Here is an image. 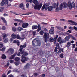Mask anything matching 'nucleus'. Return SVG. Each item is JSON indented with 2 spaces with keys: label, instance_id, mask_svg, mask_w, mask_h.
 Returning a JSON list of instances; mask_svg holds the SVG:
<instances>
[{
  "label": "nucleus",
  "instance_id": "1",
  "mask_svg": "<svg viewBox=\"0 0 77 77\" xmlns=\"http://www.w3.org/2000/svg\"><path fill=\"white\" fill-rule=\"evenodd\" d=\"M27 2H33L35 6L34 7V9H38V10H40L42 6V4L41 3H38V1L37 0H27Z\"/></svg>",
  "mask_w": 77,
  "mask_h": 77
},
{
  "label": "nucleus",
  "instance_id": "2",
  "mask_svg": "<svg viewBox=\"0 0 77 77\" xmlns=\"http://www.w3.org/2000/svg\"><path fill=\"white\" fill-rule=\"evenodd\" d=\"M63 8H66L67 7V4L66 2H64L63 3L61 4L60 5L59 7L58 8L57 6L56 8L57 11L58 10H62Z\"/></svg>",
  "mask_w": 77,
  "mask_h": 77
},
{
  "label": "nucleus",
  "instance_id": "3",
  "mask_svg": "<svg viewBox=\"0 0 77 77\" xmlns=\"http://www.w3.org/2000/svg\"><path fill=\"white\" fill-rule=\"evenodd\" d=\"M56 47L57 48L55 49V52H56L57 54H59V53H61L63 50V49L59 48V44H57L56 45Z\"/></svg>",
  "mask_w": 77,
  "mask_h": 77
},
{
  "label": "nucleus",
  "instance_id": "4",
  "mask_svg": "<svg viewBox=\"0 0 77 77\" xmlns=\"http://www.w3.org/2000/svg\"><path fill=\"white\" fill-rule=\"evenodd\" d=\"M75 6V3L73 2V3H71V2L70 1H69L68 2L67 6L70 9H72V8H74Z\"/></svg>",
  "mask_w": 77,
  "mask_h": 77
},
{
  "label": "nucleus",
  "instance_id": "5",
  "mask_svg": "<svg viewBox=\"0 0 77 77\" xmlns=\"http://www.w3.org/2000/svg\"><path fill=\"white\" fill-rule=\"evenodd\" d=\"M43 38L45 39V42H47V40L50 38V35L49 33L46 32L44 33Z\"/></svg>",
  "mask_w": 77,
  "mask_h": 77
},
{
  "label": "nucleus",
  "instance_id": "6",
  "mask_svg": "<svg viewBox=\"0 0 77 77\" xmlns=\"http://www.w3.org/2000/svg\"><path fill=\"white\" fill-rule=\"evenodd\" d=\"M36 42H37V46H40V45H41V42H39V41H38V40H36L35 38L32 41V45L33 46H34V47H35L36 45H35L34 43L35 42H36Z\"/></svg>",
  "mask_w": 77,
  "mask_h": 77
},
{
  "label": "nucleus",
  "instance_id": "7",
  "mask_svg": "<svg viewBox=\"0 0 77 77\" xmlns=\"http://www.w3.org/2000/svg\"><path fill=\"white\" fill-rule=\"evenodd\" d=\"M5 3V5H8V0H2V2H1V6H4Z\"/></svg>",
  "mask_w": 77,
  "mask_h": 77
},
{
  "label": "nucleus",
  "instance_id": "8",
  "mask_svg": "<svg viewBox=\"0 0 77 77\" xmlns=\"http://www.w3.org/2000/svg\"><path fill=\"white\" fill-rule=\"evenodd\" d=\"M7 53L10 54H12L14 53V50L13 48H10L8 50Z\"/></svg>",
  "mask_w": 77,
  "mask_h": 77
},
{
  "label": "nucleus",
  "instance_id": "9",
  "mask_svg": "<svg viewBox=\"0 0 77 77\" xmlns=\"http://www.w3.org/2000/svg\"><path fill=\"white\" fill-rule=\"evenodd\" d=\"M21 58V59H24V60L22 59L21 60V61L23 63H25L26 61H27V58L25 57V56H24V54L22 56Z\"/></svg>",
  "mask_w": 77,
  "mask_h": 77
},
{
  "label": "nucleus",
  "instance_id": "10",
  "mask_svg": "<svg viewBox=\"0 0 77 77\" xmlns=\"http://www.w3.org/2000/svg\"><path fill=\"white\" fill-rule=\"evenodd\" d=\"M13 20H14V21H17V22H19L20 23H24V22L20 19H13Z\"/></svg>",
  "mask_w": 77,
  "mask_h": 77
},
{
  "label": "nucleus",
  "instance_id": "11",
  "mask_svg": "<svg viewBox=\"0 0 77 77\" xmlns=\"http://www.w3.org/2000/svg\"><path fill=\"white\" fill-rule=\"evenodd\" d=\"M29 26V24L27 23H24L22 24V27L23 28H26Z\"/></svg>",
  "mask_w": 77,
  "mask_h": 77
},
{
  "label": "nucleus",
  "instance_id": "12",
  "mask_svg": "<svg viewBox=\"0 0 77 77\" xmlns=\"http://www.w3.org/2000/svg\"><path fill=\"white\" fill-rule=\"evenodd\" d=\"M68 22H70V23H71L70 24H72V25H77V23L72 21V20H68Z\"/></svg>",
  "mask_w": 77,
  "mask_h": 77
},
{
  "label": "nucleus",
  "instance_id": "13",
  "mask_svg": "<svg viewBox=\"0 0 77 77\" xmlns=\"http://www.w3.org/2000/svg\"><path fill=\"white\" fill-rule=\"evenodd\" d=\"M20 51L21 52V54H23L24 52V51H22V50H23V46L21 45L20 47Z\"/></svg>",
  "mask_w": 77,
  "mask_h": 77
},
{
  "label": "nucleus",
  "instance_id": "14",
  "mask_svg": "<svg viewBox=\"0 0 77 77\" xmlns=\"http://www.w3.org/2000/svg\"><path fill=\"white\" fill-rule=\"evenodd\" d=\"M13 43H17L18 46H19V45H20V42H19L18 40H15L13 41Z\"/></svg>",
  "mask_w": 77,
  "mask_h": 77
},
{
  "label": "nucleus",
  "instance_id": "15",
  "mask_svg": "<svg viewBox=\"0 0 77 77\" xmlns=\"http://www.w3.org/2000/svg\"><path fill=\"white\" fill-rule=\"evenodd\" d=\"M58 42H60V44H62V37H60L58 38Z\"/></svg>",
  "mask_w": 77,
  "mask_h": 77
},
{
  "label": "nucleus",
  "instance_id": "16",
  "mask_svg": "<svg viewBox=\"0 0 77 77\" xmlns=\"http://www.w3.org/2000/svg\"><path fill=\"white\" fill-rule=\"evenodd\" d=\"M49 33L50 34L53 35V34H54V30L53 29H50L49 31Z\"/></svg>",
  "mask_w": 77,
  "mask_h": 77
},
{
  "label": "nucleus",
  "instance_id": "17",
  "mask_svg": "<svg viewBox=\"0 0 77 77\" xmlns=\"http://www.w3.org/2000/svg\"><path fill=\"white\" fill-rule=\"evenodd\" d=\"M44 5H45V9L46 10H47V9H48V7L50 6V3H47L46 4Z\"/></svg>",
  "mask_w": 77,
  "mask_h": 77
},
{
  "label": "nucleus",
  "instance_id": "18",
  "mask_svg": "<svg viewBox=\"0 0 77 77\" xmlns=\"http://www.w3.org/2000/svg\"><path fill=\"white\" fill-rule=\"evenodd\" d=\"M56 28L58 29H59V30H61V31H63V30H64V29H63V28H61L60 26H56Z\"/></svg>",
  "mask_w": 77,
  "mask_h": 77
},
{
  "label": "nucleus",
  "instance_id": "19",
  "mask_svg": "<svg viewBox=\"0 0 77 77\" xmlns=\"http://www.w3.org/2000/svg\"><path fill=\"white\" fill-rule=\"evenodd\" d=\"M2 36H3V39H5V37H7V36H8V34L4 33L2 35Z\"/></svg>",
  "mask_w": 77,
  "mask_h": 77
},
{
  "label": "nucleus",
  "instance_id": "20",
  "mask_svg": "<svg viewBox=\"0 0 77 77\" xmlns=\"http://www.w3.org/2000/svg\"><path fill=\"white\" fill-rule=\"evenodd\" d=\"M17 55V54H15L14 55H11L10 57V59H13L14 58V57L15 56Z\"/></svg>",
  "mask_w": 77,
  "mask_h": 77
},
{
  "label": "nucleus",
  "instance_id": "21",
  "mask_svg": "<svg viewBox=\"0 0 77 77\" xmlns=\"http://www.w3.org/2000/svg\"><path fill=\"white\" fill-rule=\"evenodd\" d=\"M19 7H20V8H21L22 9H24V5L21 4L19 5Z\"/></svg>",
  "mask_w": 77,
  "mask_h": 77
},
{
  "label": "nucleus",
  "instance_id": "22",
  "mask_svg": "<svg viewBox=\"0 0 77 77\" xmlns=\"http://www.w3.org/2000/svg\"><path fill=\"white\" fill-rule=\"evenodd\" d=\"M22 30H23V28L21 26L17 28V30L18 31H19V32H20V31H21Z\"/></svg>",
  "mask_w": 77,
  "mask_h": 77
},
{
  "label": "nucleus",
  "instance_id": "23",
  "mask_svg": "<svg viewBox=\"0 0 77 77\" xmlns=\"http://www.w3.org/2000/svg\"><path fill=\"white\" fill-rule=\"evenodd\" d=\"M4 39H5L4 40V43H6L7 42H8L9 41V39H8V38H5Z\"/></svg>",
  "mask_w": 77,
  "mask_h": 77
},
{
  "label": "nucleus",
  "instance_id": "24",
  "mask_svg": "<svg viewBox=\"0 0 77 77\" xmlns=\"http://www.w3.org/2000/svg\"><path fill=\"white\" fill-rule=\"evenodd\" d=\"M53 7L52 6H50L48 8V11H52L53 10Z\"/></svg>",
  "mask_w": 77,
  "mask_h": 77
},
{
  "label": "nucleus",
  "instance_id": "25",
  "mask_svg": "<svg viewBox=\"0 0 77 77\" xmlns=\"http://www.w3.org/2000/svg\"><path fill=\"white\" fill-rule=\"evenodd\" d=\"M11 36L13 39H16V38L17 37V36L16 35H15V34H13L11 35Z\"/></svg>",
  "mask_w": 77,
  "mask_h": 77
},
{
  "label": "nucleus",
  "instance_id": "26",
  "mask_svg": "<svg viewBox=\"0 0 77 77\" xmlns=\"http://www.w3.org/2000/svg\"><path fill=\"white\" fill-rule=\"evenodd\" d=\"M38 26L37 25H34L32 26V29L33 30H35V29H38Z\"/></svg>",
  "mask_w": 77,
  "mask_h": 77
},
{
  "label": "nucleus",
  "instance_id": "27",
  "mask_svg": "<svg viewBox=\"0 0 77 77\" xmlns=\"http://www.w3.org/2000/svg\"><path fill=\"white\" fill-rule=\"evenodd\" d=\"M6 56L4 54H2V59H6Z\"/></svg>",
  "mask_w": 77,
  "mask_h": 77
},
{
  "label": "nucleus",
  "instance_id": "28",
  "mask_svg": "<svg viewBox=\"0 0 77 77\" xmlns=\"http://www.w3.org/2000/svg\"><path fill=\"white\" fill-rule=\"evenodd\" d=\"M17 39H20L21 40V37H20V36L18 35V34H17L16 35V38Z\"/></svg>",
  "mask_w": 77,
  "mask_h": 77
},
{
  "label": "nucleus",
  "instance_id": "29",
  "mask_svg": "<svg viewBox=\"0 0 77 77\" xmlns=\"http://www.w3.org/2000/svg\"><path fill=\"white\" fill-rule=\"evenodd\" d=\"M65 39L66 40V41H69L70 39V37L69 36H66L65 37Z\"/></svg>",
  "mask_w": 77,
  "mask_h": 77
},
{
  "label": "nucleus",
  "instance_id": "30",
  "mask_svg": "<svg viewBox=\"0 0 77 77\" xmlns=\"http://www.w3.org/2000/svg\"><path fill=\"white\" fill-rule=\"evenodd\" d=\"M1 18L4 21V23H5V24H6L7 22H6V20H5V18H4L3 17H1Z\"/></svg>",
  "mask_w": 77,
  "mask_h": 77
},
{
  "label": "nucleus",
  "instance_id": "31",
  "mask_svg": "<svg viewBox=\"0 0 77 77\" xmlns=\"http://www.w3.org/2000/svg\"><path fill=\"white\" fill-rule=\"evenodd\" d=\"M70 37H71V39H73V40H76V39H75V37H74L73 36L70 35Z\"/></svg>",
  "mask_w": 77,
  "mask_h": 77
},
{
  "label": "nucleus",
  "instance_id": "32",
  "mask_svg": "<svg viewBox=\"0 0 77 77\" xmlns=\"http://www.w3.org/2000/svg\"><path fill=\"white\" fill-rule=\"evenodd\" d=\"M21 38V40H24V39L25 38V36H24V35L23 34L22 35Z\"/></svg>",
  "mask_w": 77,
  "mask_h": 77
},
{
  "label": "nucleus",
  "instance_id": "33",
  "mask_svg": "<svg viewBox=\"0 0 77 77\" xmlns=\"http://www.w3.org/2000/svg\"><path fill=\"white\" fill-rule=\"evenodd\" d=\"M71 45V42H69L67 45V47L69 48Z\"/></svg>",
  "mask_w": 77,
  "mask_h": 77
},
{
  "label": "nucleus",
  "instance_id": "34",
  "mask_svg": "<svg viewBox=\"0 0 77 77\" xmlns=\"http://www.w3.org/2000/svg\"><path fill=\"white\" fill-rule=\"evenodd\" d=\"M58 4L57 6V4H56V3H54L53 5V8H56V7L57 8V7L58 6Z\"/></svg>",
  "mask_w": 77,
  "mask_h": 77
},
{
  "label": "nucleus",
  "instance_id": "35",
  "mask_svg": "<svg viewBox=\"0 0 77 77\" xmlns=\"http://www.w3.org/2000/svg\"><path fill=\"white\" fill-rule=\"evenodd\" d=\"M41 25H40V24H38V29H37V31L38 32H39V31L41 30Z\"/></svg>",
  "mask_w": 77,
  "mask_h": 77
},
{
  "label": "nucleus",
  "instance_id": "36",
  "mask_svg": "<svg viewBox=\"0 0 77 77\" xmlns=\"http://www.w3.org/2000/svg\"><path fill=\"white\" fill-rule=\"evenodd\" d=\"M50 41L51 42H53L54 41V38H53L51 37L50 38Z\"/></svg>",
  "mask_w": 77,
  "mask_h": 77
},
{
  "label": "nucleus",
  "instance_id": "37",
  "mask_svg": "<svg viewBox=\"0 0 77 77\" xmlns=\"http://www.w3.org/2000/svg\"><path fill=\"white\" fill-rule=\"evenodd\" d=\"M9 63H8L7 64L4 66V67L5 68H8V67H9Z\"/></svg>",
  "mask_w": 77,
  "mask_h": 77
},
{
  "label": "nucleus",
  "instance_id": "38",
  "mask_svg": "<svg viewBox=\"0 0 77 77\" xmlns=\"http://www.w3.org/2000/svg\"><path fill=\"white\" fill-rule=\"evenodd\" d=\"M14 63L15 65H16L17 66L18 65H20V62H16Z\"/></svg>",
  "mask_w": 77,
  "mask_h": 77
},
{
  "label": "nucleus",
  "instance_id": "39",
  "mask_svg": "<svg viewBox=\"0 0 77 77\" xmlns=\"http://www.w3.org/2000/svg\"><path fill=\"white\" fill-rule=\"evenodd\" d=\"M20 60V58L16 57L15 58V61H18L19 60Z\"/></svg>",
  "mask_w": 77,
  "mask_h": 77
},
{
  "label": "nucleus",
  "instance_id": "40",
  "mask_svg": "<svg viewBox=\"0 0 77 77\" xmlns=\"http://www.w3.org/2000/svg\"><path fill=\"white\" fill-rule=\"evenodd\" d=\"M6 49V48H2L1 49H0V50L1 51H4Z\"/></svg>",
  "mask_w": 77,
  "mask_h": 77
},
{
  "label": "nucleus",
  "instance_id": "41",
  "mask_svg": "<svg viewBox=\"0 0 77 77\" xmlns=\"http://www.w3.org/2000/svg\"><path fill=\"white\" fill-rule=\"evenodd\" d=\"M4 10L3 7H0V12H2Z\"/></svg>",
  "mask_w": 77,
  "mask_h": 77
},
{
  "label": "nucleus",
  "instance_id": "42",
  "mask_svg": "<svg viewBox=\"0 0 77 77\" xmlns=\"http://www.w3.org/2000/svg\"><path fill=\"white\" fill-rule=\"evenodd\" d=\"M12 30L13 31V32H15L16 31V28L14 27H13L12 28Z\"/></svg>",
  "mask_w": 77,
  "mask_h": 77
},
{
  "label": "nucleus",
  "instance_id": "43",
  "mask_svg": "<svg viewBox=\"0 0 77 77\" xmlns=\"http://www.w3.org/2000/svg\"><path fill=\"white\" fill-rule=\"evenodd\" d=\"M13 71L14 72H19L18 69H14L13 70Z\"/></svg>",
  "mask_w": 77,
  "mask_h": 77
},
{
  "label": "nucleus",
  "instance_id": "44",
  "mask_svg": "<svg viewBox=\"0 0 77 77\" xmlns=\"http://www.w3.org/2000/svg\"><path fill=\"white\" fill-rule=\"evenodd\" d=\"M40 34L42 35L44 34V31H41V32H40Z\"/></svg>",
  "mask_w": 77,
  "mask_h": 77
},
{
  "label": "nucleus",
  "instance_id": "45",
  "mask_svg": "<svg viewBox=\"0 0 77 77\" xmlns=\"http://www.w3.org/2000/svg\"><path fill=\"white\" fill-rule=\"evenodd\" d=\"M3 47V45L2 43L0 42V48H2Z\"/></svg>",
  "mask_w": 77,
  "mask_h": 77
},
{
  "label": "nucleus",
  "instance_id": "46",
  "mask_svg": "<svg viewBox=\"0 0 77 77\" xmlns=\"http://www.w3.org/2000/svg\"><path fill=\"white\" fill-rule=\"evenodd\" d=\"M6 28L5 27V26H2V30H6Z\"/></svg>",
  "mask_w": 77,
  "mask_h": 77
},
{
  "label": "nucleus",
  "instance_id": "47",
  "mask_svg": "<svg viewBox=\"0 0 77 77\" xmlns=\"http://www.w3.org/2000/svg\"><path fill=\"white\" fill-rule=\"evenodd\" d=\"M17 56H21V53L18 52L17 54Z\"/></svg>",
  "mask_w": 77,
  "mask_h": 77
},
{
  "label": "nucleus",
  "instance_id": "48",
  "mask_svg": "<svg viewBox=\"0 0 77 77\" xmlns=\"http://www.w3.org/2000/svg\"><path fill=\"white\" fill-rule=\"evenodd\" d=\"M10 62L11 63H14V60H10Z\"/></svg>",
  "mask_w": 77,
  "mask_h": 77
},
{
  "label": "nucleus",
  "instance_id": "49",
  "mask_svg": "<svg viewBox=\"0 0 77 77\" xmlns=\"http://www.w3.org/2000/svg\"><path fill=\"white\" fill-rule=\"evenodd\" d=\"M45 5H43V6L42 7V10H44V9H45Z\"/></svg>",
  "mask_w": 77,
  "mask_h": 77
},
{
  "label": "nucleus",
  "instance_id": "50",
  "mask_svg": "<svg viewBox=\"0 0 77 77\" xmlns=\"http://www.w3.org/2000/svg\"><path fill=\"white\" fill-rule=\"evenodd\" d=\"M65 34H66V35H67L68 36H70L71 35L69 33L67 32H65Z\"/></svg>",
  "mask_w": 77,
  "mask_h": 77
},
{
  "label": "nucleus",
  "instance_id": "51",
  "mask_svg": "<svg viewBox=\"0 0 77 77\" xmlns=\"http://www.w3.org/2000/svg\"><path fill=\"white\" fill-rule=\"evenodd\" d=\"M23 53V54H24L25 56H27L28 55V54L27 53L24 52V53Z\"/></svg>",
  "mask_w": 77,
  "mask_h": 77
},
{
  "label": "nucleus",
  "instance_id": "52",
  "mask_svg": "<svg viewBox=\"0 0 77 77\" xmlns=\"http://www.w3.org/2000/svg\"><path fill=\"white\" fill-rule=\"evenodd\" d=\"M49 53L47 52V53L46 54V57H48L49 56V55L48 54Z\"/></svg>",
  "mask_w": 77,
  "mask_h": 77
},
{
  "label": "nucleus",
  "instance_id": "53",
  "mask_svg": "<svg viewBox=\"0 0 77 77\" xmlns=\"http://www.w3.org/2000/svg\"><path fill=\"white\" fill-rule=\"evenodd\" d=\"M73 29L77 31V28L76 27H75V26H74Z\"/></svg>",
  "mask_w": 77,
  "mask_h": 77
},
{
  "label": "nucleus",
  "instance_id": "54",
  "mask_svg": "<svg viewBox=\"0 0 77 77\" xmlns=\"http://www.w3.org/2000/svg\"><path fill=\"white\" fill-rule=\"evenodd\" d=\"M60 57L61 58H63V54H61Z\"/></svg>",
  "mask_w": 77,
  "mask_h": 77
},
{
  "label": "nucleus",
  "instance_id": "55",
  "mask_svg": "<svg viewBox=\"0 0 77 77\" xmlns=\"http://www.w3.org/2000/svg\"><path fill=\"white\" fill-rule=\"evenodd\" d=\"M13 41V38H10L9 40V41H10V42H12Z\"/></svg>",
  "mask_w": 77,
  "mask_h": 77
},
{
  "label": "nucleus",
  "instance_id": "56",
  "mask_svg": "<svg viewBox=\"0 0 77 77\" xmlns=\"http://www.w3.org/2000/svg\"><path fill=\"white\" fill-rule=\"evenodd\" d=\"M62 43H65L66 42V40H63V41L62 40Z\"/></svg>",
  "mask_w": 77,
  "mask_h": 77
},
{
  "label": "nucleus",
  "instance_id": "57",
  "mask_svg": "<svg viewBox=\"0 0 77 77\" xmlns=\"http://www.w3.org/2000/svg\"><path fill=\"white\" fill-rule=\"evenodd\" d=\"M14 14H15V15H20L19 14L15 12H14Z\"/></svg>",
  "mask_w": 77,
  "mask_h": 77
},
{
  "label": "nucleus",
  "instance_id": "58",
  "mask_svg": "<svg viewBox=\"0 0 77 77\" xmlns=\"http://www.w3.org/2000/svg\"><path fill=\"white\" fill-rule=\"evenodd\" d=\"M3 15L4 17H6V16H8V14H7L5 13Z\"/></svg>",
  "mask_w": 77,
  "mask_h": 77
},
{
  "label": "nucleus",
  "instance_id": "59",
  "mask_svg": "<svg viewBox=\"0 0 77 77\" xmlns=\"http://www.w3.org/2000/svg\"><path fill=\"white\" fill-rule=\"evenodd\" d=\"M69 29H72V30H73L74 29V28H73V27H69Z\"/></svg>",
  "mask_w": 77,
  "mask_h": 77
},
{
  "label": "nucleus",
  "instance_id": "60",
  "mask_svg": "<svg viewBox=\"0 0 77 77\" xmlns=\"http://www.w3.org/2000/svg\"><path fill=\"white\" fill-rule=\"evenodd\" d=\"M29 4L28 3L26 5V7L27 8H29Z\"/></svg>",
  "mask_w": 77,
  "mask_h": 77
},
{
  "label": "nucleus",
  "instance_id": "61",
  "mask_svg": "<svg viewBox=\"0 0 77 77\" xmlns=\"http://www.w3.org/2000/svg\"><path fill=\"white\" fill-rule=\"evenodd\" d=\"M73 48H75V44H73L72 45Z\"/></svg>",
  "mask_w": 77,
  "mask_h": 77
},
{
  "label": "nucleus",
  "instance_id": "62",
  "mask_svg": "<svg viewBox=\"0 0 77 77\" xmlns=\"http://www.w3.org/2000/svg\"><path fill=\"white\" fill-rule=\"evenodd\" d=\"M8 77H14V76L12 75H10L8 76Z\"/></svg>",
  "mask_w": 77,
  "mask_h": 77
},
{
  "label": "nucleus",
  "instance_id": "63",
  "mask_svg": "<svg viewBox=\"0 0 77 77\" xmlns=\"http://www.w3.org/2000/svg\"><path fill=\"white\" fill-rule=\"evenodd\" d=\"M36 31H34L33 32V35H36Z\"/></svg>",
  "mask_w": 77,
  "mask_h": 77
},
{
  "label": "nucleus",
  "instance_id": "64",
  "mask_svg": "<svg viewBox=\"0 0 77 77\" xmlns=\"http://www.w3.org/2000/svg\"><path fill=\"white\" fill-rule=\"evenodd\" d=\"M2 77H6V75H5V74H3L2 75Z\"/></svg>",
  "mask_w": 77,
  "mask_h": 77
}]
</instances>
